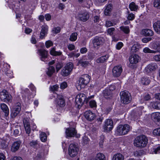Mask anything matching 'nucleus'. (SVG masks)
Listing matches in <instances>:
<instances>
[{
  "instance_id": "nucleus-18",
  "label": "nucleus",
  "mask_w": 160,
  "mask_h": 160,
  "mask_svg": "<svg viewBox=\"0 0 160 160\" xmlns=\"http://www.w3.org/2000/svg\"><path fill=\"white\" fill-rule=\"evenodd\" d=\"M21 144V142L20 141L14 142L12 145L11 151L13 152H15L18 151L19 149Z\"/></svg>"
},
{
  "instance_id": "nucleus-19",
  "label": "nucleus",
  "mask_w": 160,
  "mask_h": 160,
  "mask_svg": "<svg viewBox=\"0 0 160 160\" xmlns=\"http://www.w3.org/2000/svg\"><path fill=\"white\" fill-rule=\"evenodd\" d=\"M38 52L39 53V55L41 57V60L44 61L43 59L47 58L48 57V51L44 49H40L38 50Z\"/></svg>"
},
{
  "instance_id": "nucleus-53",
  "label": "nucleus",
  "mask_w": 160,
  "mask_h": 160,
  "mask_svg": "<svg viewBox=\"0 0 160 160\" xmlns=\"http://www.w3.org/2000/svg\"><path fill=\"white\" fill-rule=\"evenodd\" d=\"M53 42L49 40L46 42L45 45L47 48H48L53 45Z\"/></svg>"
},
{
  "instance_id": "nucleus-49",
  "label": "nucleus",
  "mask_w": 160,
  "mask_h": 160,
  "mask_svg": "<svg viewBox=\"0 0 160 160\" xmlns=\"http://www.w3.org/2000/svg\"><path fill=\"white\" fill-rule=\"evenodd\" d=\"M154 135L160 136V128L155 129L153 132Z\"/></svg>"
},
{
  "instance_id": "nucleus-35",
  "label": "nucleus",
  "mask_w": 160,
  "mask_h": 160,
  "mask_svg": "<svg viewBox=\"0 0 160 160\" xmlns=\"http://www.w3.org/2000/svg\"><path fill=\"white\" fill-rule=\"evenodd\" d=\"M151 106L153 108L160 109V102H153L151 103Z\"/></svg>"
},
{
  "instance_id": "nucleus-10",
  "label": "nucleus",
  "mask_w": 160,
  "mask_h": 160,
  "mask_svg": "<svg viewBox=\"0 0 160 160\" xmlns=\"http://www.w3.org/2000/svg\"><path fill=\"white\" fill-rule=\"evenodd\" d=\"M113 128V122L110 119H107L105 122L103 128L106 132L111 131Z\"/></svg>"
},
{
  "instance_id": "nucleus-2",
  "label": "nucleus",
  "mask_w": 160,
  "mask_h": 160,
  "mask_svg": "<svg viewBox=\"0 0 160 160\" xmlns=\"http://www.w3.org/2000/svg\"><path fill=\"white\" fill-rule=\"evenodd\" d=\"M92 97V96H91L86 98L85 95L83 93H81L78 94L75 98V102L76 104L77 105L78 108H80L84 102L86 104L87 103L89 100Z\"/></svg>"
},
{
  "instance_id": "nucleus-37",
  "label": "nucleus",
  "mask_w": 160,
  "mask_h": 160,
  "mask_svg": "<svg viewBox=\"0 0 160 160\" xmlns=\"http://www.w3.org/2000/svg\"><path fill=\"white\" fill-rule=\"evenodd\" d=\"M150 82V79L147 77H143L141 80V83L144 85H147Z\"/></svg>"
},
{
  "instance_id": "nucleus-57",
  "label": "nucleus",
  "mask_w": 160,
  "mask_h": 160,
  "mask_svg": "<svg viewBox=\"0 0 160 160\" xmlns=\"http://www.w3.org/2000/svg\"><path fill=\"white\" fill-rule=\"evenodd\" d=\"M152 38H144L142 39V41L144 43H147L148 42L151 40Z\"/></svg>"
},
{
  "instance_id": "nucleus-8",
  "label": "nucleus",
  "mask_w": 160,
  "mask_h": 160,
  "mask_svg": "<svg viewBox=\"0 0 160 160\" xmlns=\"http://www.w3.org/2000/svg\"><path fill=\"white\" fill-rule=\"evenodd\" d=\"M73 65L72 62L67 63L62 71V74L63 76H68L72 71Z\"/></svg>"
},
{
  "instance_id": "nucleus-59",
  "label": "nucleus",
  "mask_w": 160,
  "mask_h": 160,
  "mask_svg": "<svg viewBox=\"0 0 160 160\" xmlns=\"http://www.w3.org/2000/svg\"><path fill=\"white\" fill-rule=\"evenodd\" d=\"M67 87V83L65 82H63L60 85V88L62 89H64Z\"/></svg>"
},
{
  "instance_id": "nucleus-60",
  "label": "nucleus",
  "mask_w": 160,
  "mask_h": 160,
  "mask_svg": "<svg viewBox=\"0 0 160 160\" xmlns=\"http://www.w3.org/2000/svg\"><path fill=\"white\" fill-rule=\"evenodd\" d=\"M75 46L72 44H69L68 46V48L70 51L75 49Z\"/></svg>"
},
{
  "instance_id": "nucleus-45",
  "label": "nucleus",
  "mask_w": 160,
  "mask_h": 160,
  "mask_svg": "<svg viewBox=\"0 0 160 160\" xmlns=\"http://www.w3.org/2000/svg\"><path fill=\"white\" fill-rule=\"evenodd\" d=\"M59 86L57 85H55L50 86V91L52 92L57 91L58 89Z\"/></svg>"
},
{
  "instance_id": "nucleus-43",
  "label": "nucleus",
  "mask_w": 160,
  "mask_h": 160,
  "mask_svg": "<svg viewBox=\"0 0 160 160\" xmlns=\"http://www.w3.org/2000/svg\"><path fill=\"white\" fill-rule=\"evenodd\" d=\"M153 6L158 9H160V0H154Z\"/></svg>"
},
{
  "instance_id": "nucleus-30",
  "label": "nucleus",
  "mask_w": 160,
  "mask_h": 160,
  "mask_svg": "<svg viewBox=\"0 0 160 160\" xmlns=\"http://www.w3.org/2000/svg\"><path fill=\"white\" fill-rule=\"evenodd\" d=\"M140 48V45L138 43L134 44L131 48V51L134 53L138 51Z\"/></svg>"
},
{
  "instance_id": "nucleus-5",
  "label": "nucleus",
  "mask_w": 160,
  "mask_h": 160,
  "mask_svg": "<svg viewBox=\"0 0 160 160\" xmlns=\"http://www.w3.org/2000/svg\"><path fill=\"white\" fill-rule=\"evenodd\" d=\"M90 81V77L88 74L82 75L79 79L78 86L80 88H84Z\"/></svg>"
},
{
  "instance_id": "nucleus-20",
  "label": "nucleus",
  "mask_w": 160,
  "mask_h": 160,
  "mask_svg": "<svg viewBox=\"0 0 160 160\" xmlns=\"http://www.w3.org/2000/svg\"><path fill=\"white\" fill-rule=\"evenodd\" d=\"M23 121L26 133L27 134H29L31 131L30 123L27 118L24 119Z\"/></svg>"
},
{
  "instance_id": "nucleus-28",
  "label": "nucleus",
  "mask_w": 160,
  "mask_h": 160,
  "mask_svg": "<svg viewBox=\"0 0 160 160\" xmlns=\"http://www.w3.org/2000/svg\"><path fill=\"white\" fill-rule=\"evenodd\" d=\"M108 55H106L102 56L100 58L97 59L96 62L98 63H103L106 61L108 58Z\"/></svg>"
},
{
  "instance_id": "nucleus-36",
  "label": "nucleus",
  "mask_w": 160,
  "mask_h": 160,
  "mask_svg": "<svg viewBox=\"0 0 160 160\" xmlns=\"http://www.w3.org/2000/svg\"><path fill=\"white\" fill-rule=\"evenodd\" d=\"M105 156L102 153H98L96 157L94 160H105Z\"/></svg>"
},
{
  "instance_id": "nucleus-1",
  "label": "nucleus",
  "mask_w": 160,
  "mask_h": 160,
  "mask_svg": "<svg viewBox=\"0 0 160 160\" xmlns=\"http://www.w3.org/2000/svg\"><path fill=\"white\" fill-rule=\"evenodd\" d=\"M148 140L145 135L138 136L134 140V144L135 146L142 148L145 147L147 144Z\"/></svg>"
},
{
  "instance_id": "nucleus-31",
  "label": "nucleus",
  "mask_w": 160,
  "mask_h": 160,
  "mask_svg": "<svg viewBox=\"0 0 160 160\" xmlns=\"http://www.w3.org/2000/svg\"><path fill=\"white\" fill-rule=\"evenodd\" d=\"M55 69L53 66H49L48 68V70L47 72V73L48 76H51L55 72Z\"/></svg>"
},
{
  "instance_id": "nucleus-50",
  "label": "nucleus",
  "mask_w": 160,
  "mask_h": 160,
  "mask_svg": "<svg viewBox=\"0 0 160 160\" xmlns=\"http://www.w3.org/2000/svg\"><path fill=\"white\" fill-rule=\"evenodd\" d=\"M143 152L144 151L142 150H140L139 151H136L134 152V155L135 157L140 156L142 154Z\"/></svg>"
},
{
  "instance_id": "nucleus-21",
  "label": "nucleus",
  "mask_w": 160,
  "mask_h": 160,
  "mask_svg": "<svg viewBox=\"0 0 160 160\" xmlns=\"http://www.w3.org/2000/svg\"><path fill=\"white\" fill-rule=\"evenodd\" d=\"M103 96L107 99H110L112 96V92L108 88L103 90L102 92Z\"/></svg>"
},
{
  "instance_id": "nucleus-34",
  "label": "nucleus",
  "mask_w": 160,
  "mask_h": 160,
  "mask_svg": "<svg viewBox=\"0 0 160 160\" xmlns=\"http://www.w3.org/2000/svg\"><path fill=\"white\" fill-rule=\"evenodd\" d=\"M62 53L61 52H57L55 50L54 48H52V49L50 51V54L53 56H60L62 54Z\"/></svg>"
},
{
  "instance_id": "nucleus-41",
  "label": "nucleus",
  "mask_w": 160,
  "mask_h": 160,
  "mask_svg": "<svg viewBox=\"0 0 160 160\" xmlns=\"http://www.w3.org/2000/svg\"><path fill=\"white\" fill-rule=\"evenodd\" d=\"M152 48L155 50L153 51H155L156 53L157 52L160 53V46L159 45L154 44L152 46Z\"/></svg>"
},
{
  "instance_id": "nucleus-52",
  "label": "nucleus",
  "mask_w": 160,
  "mask_h": 160,
  "mask_svg": "<svg viewBox=\"0 0 160 160\" xmlns=\"http://www.w3.org/2000/svg\"><path fill=\"white\" fill-rule=\"evenodd\" d=\"M62 65L60 62H58L56 64V68L57 72H58L62 67Z\"/></svg>"
},
{
  "instance_id": "nucleus-48",
  "label": "nucleus",
  "mask_w": 160,
  "mask_h": 160,
  "mask_svg": "<svg viewBox=\"0 0 160 160\" xmlns=\"http://www.w3.org/2000/svg\"><path fill=\"white\" fill-rule=\"evenodd\" d=\"M128 15L127 17V19L128 20L132 21L135 18V15L132 13H129V12H128Z\"/></svg>"
},
{
  "instance_id": "nucleus-4",
  "label": "nucleus",
  "mask_w": 160,
  "mask_h": 160,
  "mask_svg": "<svg viewBox=\"0 0 160 160\" xmlns=\"http://www.w3.org/2000/svg\"><path fill=\"white\" fill-rule=\"evenodd\" d=\"M121 102L122 103L128 104L131 102L132 98L131 94L128 91H122L120 92Z\"/></svg>"
},
{
  "instance_id": "nucleus-62",
  "label": "nucleus",
  "mask_w": 160,
  "mask_h": 160,
  "mask_svg": "<svg viewBox=\"0 0 160 160\" xmlns=\"http://www.w3.org/2000/svg\"><path fill=\"white\" fill-rule=\"evenodd\" d=\"M38 144V143L36 141H32L30 142V144L31 146L35 147Z\"/></svg>"
},
{
  "instance_id": "nucleus-44",
  "label": "nucleus",
  "mask_w": 160,
  "mask_h": 160,
  "mask_svg": "<svg viewBox=\"0 0 160 160\" xmlns=\"http://www.w3.org/2000/svg\"><path fill=\"white\" fill-rule=\"evenodd\" d=\"M61 31V28L59 27H54L52 30V32L54 34H56L59 33Z\"/></svg>"
},
{
  "instance_id": "nucleus-61",
  "label": "nucleus",
  "mask_w": 160,
  "mask_h": 160,
  "mask_svg": "<svg viewBox=\"0 0 160 160\" xmlns=\"http://www.w3.org/2000/svg\"><path fill=\"white\" fill-rule=\"evenodd\" d=\"M113 25V23L109 21H106V22L105 26L107 27H109Z\"/></svg>"
},
{
  "instance_id": "nucleus-56",
  "label": "nucleus",
  "mask_w": 160,
  "mask_h": 160,
  "mask_svg": "<svg viewBox=\"0 0 160 160\" xmlns=\"http://www.w3.org/2000/svg\"><path fill=\"white\" fill-rule=\"evenodd\" d=\"M151 96L149 94L145 95L143 97V101H148L150 99Z\"/></svg>"
},
{
  "instance_id": "nucleus-27",
  "label": "nucleus",
  "mask_w": 160,
  "mask_h": 160,
  "mask_svg": "<svg viewBox=\"0 0 160 160\" xmlns=\"http://www.w3.org/2000/svg\"><path fill=\"white\" fill-rule=\"evenodd\" d=\"M124 157L121 154L118 153L115 154L112 158V160H124Z\"/></svg>"
},
{
  "instance_id": "nucleus-63",
  "label": "nucleus",
  "mask_w": 160,
  "mask_h": 160,
  "mask_svg": "<svg viewBox=\"0 0 160 160\" xmlns=\"http://www.w3.org/2000/svg\"><path fill=\"white\" fill-rule=\"evenodd\" d=\"M154 59L156 61H160V55H158L155 56L154 57Z\"/></svg>"
},
{
  "instance_id": "nucleus-11",
  "label": "nucleus",
  "mask_w": 160,
  "mask_h": 160,
  "mask_svg": "<svg viewBox=\"0 0 160 160\" xmlns=\"http://www.w3.org/2000/svg\"><path fill=\"white\" fill-rule=\"evenodd\" d=\"M77 132L75 128H69L66 129L65 133L66 137H72L75 136L77 134Z\"/></svg>"
},
{
  "instance_id": "nucleus-38",
  "label": "nucleus",
  "mask_w": 160,
  "mask_h": 160,
  "mask_svg": "<svg viewBox=\"0 0 160 160\" xmlns=\"http://www.w3.org/2000/svg\"><path fill=\"white\" fill-rule=\"evenodd\" d=\"M120 29L125 34H128L130 32L129 28L128 26H121L120 27Z\"/></svg>"
},
{
  "instance_id": "nucleus-58",
  "label": "nucleus",
  "mask_w": 160,
  "mask_h": 160,
  "mask_svg": "<svg viewBox=\"0 0 160 160\" xmlns=\"http://www.w3.org/2000/svg\"><path fill=\"white\" fill-rule=\"evenodd\" d=\"M123 43L121 42H119L116 45V48L118 50H120L122 47Z\"/></svg>"
},
{
  "instance_id": "nucleus-25",
  "label": "nucleus",
  "mask_w": 160,
  "mask_h": 160,
  "mask_svg": "<svg viewBox=\"0 0 160 160\" xmlns=\"http://www.w3.org/2000/svg\"><path fill=\"white\" fill-rule=\"evenodd\" d=\"M1 108L3 112L5 113V115L6 116H7L9 114V109L7 106L4 103H2L1 104Z\"/></svg>"
},
{
  "instance_id": "nucleus-9",
  "label": "nucleus",
  "mask_w": 160,
  "mask_h": 160,
  "mask_svg": "<svg viewBox=\"0 0 160 160\" xmlns=\"http://www.w3.org/2000/svg\"><path fill=\"white\" fill-rule=\"evenodd\" d=\"M78 148L75 144H71L69 145L68 148V153L71 157H75L77 154Z\"/></svg>"
},
{
  "instance_id": "nucleus-46",
  "label": "nucleus",
  "mask_w": 160,
  "mask_h": 160,
  "mask_svg": "<svg viewBox=\"0 0 160 160\" xmlns=\"http://www.w3.org/2000/svg\"><path fill=\"white\" fill-rule=\"evenodd\" d=\"M8 147V145L6 141L2 140L0 144V148H6Z\"/></svg>"
},
{
  "instance_id": "nucleus-24",
  "label": "nucleus",
  "mask_w": 160,
  "mask_h": 160,
  "mask_svg": "<svg viewBox=\"0 0 160 160\" xmlns=\"http://www.w3.org/2000/svg\"><path fill=\"white\" fill-rule=\"evenodd\" d=\"M79 17L80 20L83 22H85L89 18V13L87 12H85L79 15Z\"/></svg>"
},
{
  "instance_id": "nucleus-64",
  "label": "nucleus",
  "mask_w": 160,
  "mask_h": 160,
  "mask_svg": "<svg viewBox=\"0 0 160 160\" xmlns=\"http://www.w3.org/2000/svg\"><path fill=\"white\" fill-rule=\"evenodd\" d=\"M154 152L155 154H157L160 152V146L158 147L155 149Z\"/></svg>"
},
{
  "instance_id": "nucleus-12",
  "label": "nucleus",
  "mask_w": 160,
  "mask_h": 160,
  "mask_svg": "<svg viewBox=\"0 0 160 160\" xmlns=\"http://www.w3.org/2000/svg\"><path fill=\"white\" fill-rule=\"evenodd\" d=\"M21 110L20 103H18L17 105L11 110V115L12 117L14 118L19 113Z\"/></svg>"
},
{
  "instance_id": "nucleus-29",
  "label": "nucleus",
  "mask_w": 160,
  "mask_h": 160,
  "mask_svg": "<svg viewBox=\"0 0 160 160\" xmlns=\"http://www.w3.org/2000/svg\"><path fill=\"white\" fill-rule=\"evenodd\" d=\"M47 31L48 28L47 27H42L40 36V38H42L47 33Z\"/></svg>"
},
{
  "instance_id": "nucleus-54",
  "label": "nucleus",
  "mask_w": 160,
  "mask_h": 160,
  "mask_svg": "<svg viewBox=\"0 0 160 160\" xmlns=\"http://www.w3.org/2000/svg\"><path fill=\"white\" fill-rule=\"evenodd\" d=\"M115 30V28H111L108 29L107 30V33L110 35L113 34V32Z\"/></svg>"
},
{
  "instance_id": "nucleus-47",
  "label": "nucleus",
  "mask_w": 160,
  "mask_h": 160,
  "mask_svg": "<svg viewBox=\"0 0 160 160\" xmlns=\"http://www.w3.org/2000/svg\"><path fill=\"white\" fill-rule=\"evenodd\" d=\"M143 52L146 53H156L155 51H153L152 50H151L149 48L146 47L144 48L143 49Z\"/></svg>"
},
{
  "instance_id": "nucleus-22",
  "label": "nucleus",
  "mask_w": 160,
  "mask_h": 160,
  "mask_svg": "<svg viewBox=\"0 0 160 160\" xmlns=\"http://www.w3.org/2000/svg\"><path fill=\"white\" fill-rule=\"evenodd\" d=\"M142 34L146 37H151L153 35L154 32L152 30L150 29H145L142 30Z\"/></svg>"
},
{
  "instance_id": "nucleus-26",
  "label": "nucleus",
  "mask_w": 160,
  "mask_h": 160,
  "mask_svg": "<svg viewBox=\"0 0 160 160\" xmlns=\"http://www.w3.org/2000/svg\"><path fill=\"white\" fill-rule=\"evenodd\" d=\"M155 31L158 34H160V21H158L153 25Z\"/></svg>"
},
{
  "instance_id": "nucleus-39",
  "label": "nucleus",
  "mask_w": 160,
  "mask_h": 160,
  "mask_svg": "<svg viewBox=\"0 0 160 160\" xmlns=\"http://www.w3.org/2000/svg\"><path fill=\"white\" fill-rule=\"evenodd\" d=\"M41 140L42 142H45L47 139L46 134L44 132H42L40 134Z\"/></svg>"
},
{
  "instance_id": "nucleus-13",
  "label": "nucleus",
  "mask_w": 160,
  "mask_h": 160,
  "mask_svg": "<svg viewBox=\"0 0 160 160\" xmlns=\"http://www.w3.org/2000/svg\"><path fill=\"white\" fill-rule=\"evenodd\" d=\"M122 70L121 66L119 65L115 66L112 70L113 76L115 77H118L120 75Z\"/></svg>"
},
{
  "instance_id": "nucleus-7",
  "label": "nucleus",
  "mask_w": 160,
  "mask_h": 160,
  "mask_svg": "<svg viewBox=\"0 0 160 160\" xmlns=\"http://www.w3.org/2000/svg\"><path fill=\"white\" fill-rule=\"evenodd\" d=\"M105 40L102 37H95L92 40L93 47L94 48H98L104 43Z\"/></svg>"
},
{
  "instance_id": "nucleus-55",
  "label": "nucleus",
  "mask_w": 160,
  "mask_h": 160,
  "mask_svg": "<svg viewBox=\"0 0 160 160\" xmlns=\"http://www.w3.org/2000/svg\"><path fill=\"white\" fill-rule=\"evenodd\" d=\"M89 105L91 108H93L96 106V103L94 100H91L89 102Z\"/></svg>"
},
{
  "instance_id": "nucleus-15",
  "label": "nucleus",
  "mask_w": 160,
  "mask_h": 160,
  "mask_svg": "<svg viewBox=\"0 0 160 160\" xmlns=\"http://www.w3.org/2000/svg\"><path fill=\"white\" fill-rule=\"evenodd\" d=\"M152 119L157 122V124L160 125V113L156 112L153 113L151 115Z\"/></svg>"
},
{
  "instance_id": "nucleus-3",
  "label": "nucleus",
  "mask_w": 160,
  "mask_h": 160,
  "mask_svg": "<svg viewBox=\"0 0 160 160\" xmlns=\"http://www.w3.org/2000/svg\"><path fill=\"white\" fill-rule=\"evenodd\" d=\"M130 128L128 124H120L117 127L115 133L118 136H122L127 134L129 131Z\"/></svg>"
},
{
  "instance_id": "nucleus-33",
  "label": "nucleus",
  "mask_w": 160,
  "mask_h": 160,
  "mask_svg": "<svg viewBox=\"0 0 160 160\" xmlns=\"http://www.w3.org/2000/svg\"><path fill=\"white\" fill-rule=\"evenodd\" d=\"M129 8L131 11H136L138 9V6L134 2H132L129 4Z\"/></svg>"
},
{
  "instance_id": "nucleus-40",
  "label": "nucleus",
  "mask_w": 160,
  "mask_h": 160,
  "mask_svg": "<svg viewBox=\"0 0 160 160\" xmlns=\"http://www.w3.org/2000/svg\"><path fill=\"white\" fill-rule=\"evenodd\" d=\"M78 34L76 32L72 33L70 35L69 38V40L71 41H75L77 38Z\"/></svg>"
},
{
  "instance_id": "nucleus-16",
  "label": "nucleus",
  "mask_w": 160,
  "mask_h": 160,
  "mask_svg": "<svg viewBox=\"0 0 160 160\" xmlns=\"http://www.w3.org/2000/svg\"><path fill=\"white\" fill-rule=\"evenodd\" d=\"M157 68V65L156 63H151L148 65L145 68V71L147 73L155 70Z\"/></svg>"
},
{
  "instance_id": "nucleus-23",
  "label": "nucleus",
  "mask_w": 160,
  "mask_h": 160,
  "mask_svg": "<svg viewBox=\"0 0 160 160\" xmlns=\"http://www.w3.org/2000/svg\"><path fill=\"white\" fill-rule=\"evenodd\" d=\"M139 59V56L137 54L131 55L129 58V60L131 63H136L138 62Z\"/></svg>"
},
{
  "instance_id": "nucleus-14",
  "label": "nucleus",
  "mask_w": 160,
  "mask_h": 160,
  "mask_svg": "<svg viewBox=\"0 0 160 160\" xmlns=\"http://www.w3.org/2000/svg\"><path fill=\"white\" fill-rule=\"evenodd\" d=\"M85 118L88 121L93 120L95 117V114L90 110L86 111L84 113Z\"/></svg>"
},
{
  "instance_id": "nucleus-51",
  "label": "nucleus",
  "mask_w": 160,
  "mask_h": 160,
  "mask_svg": "<svg viewBox=\"0 0 160 160\" xmlns=\"http://www.w3.org/2000/svg\"><path fill=\"white\" fill-rule=\"evenodd\" d=\"M43 154L42 152L39 153L38 154L36 157L35 158V160H42V156Z\"/></svg>"
},
{
  "instance_id": "nucleus-32",
  "label": "nucleus",
  "mask_w": 160,
  "mask_h": 160,
  "mask_svg": "<svg viewBox=\"0 0 160 160\" xmlns=\"http://www.w3.org/2000/svg\"><path fill=\"white\" fill-rule=\"evenodd\" d=\"M112 5L110 4L108 5L105 10V14L106 15H108L112 10Z\"/></svg>"
},
{
  "instance_id": "nucleus-17",
  "label": "nucleus",
  "mask_w": 160,
  "mask_h": 160,
  "mask_svg": "<svg viewBox=\"0 0 160 160\" xmlns=\"http://www.w3.org/2000/svg\"><path fill=\"white\" fill-rule=\"evenodd\" d=\"M56 102L57 105L60 107H64L65 105V100L62 95H58Z\"/></svg>"
},
{
  "instance_id": "nucleus-42",
  "label": "nucleus",
  "mask_w": 160,
  "mask_h": 160,
  "mask_svg": "<svg viewBox=\"0 0 160 160\" xmlns=\"http://www.w3.org/2000/svg\"><path fill=\"white\" fill-rule=\"evenodd\" d=\"M89 63L88 61L83 60H80L78 63V64L80 65L82 67H85L88 65Z\"/></svg>"
},
{
  "instance_id": "nucleus-6",
  "label": "nucleus",
  "mask_w": 160,
  "mask_h": 160,
  "mask_svg": "<svg viewBox=\"0 0 160 160\" xmlns=\"http://www.w3.org/2000/svg\"><path fill=\"white\" fill-rule=\"evenodd\" d=\"M0 99L4 102H11L12 96L9 92L5 90H3L0 92Z\"/></svg>"
}]
</instances>
